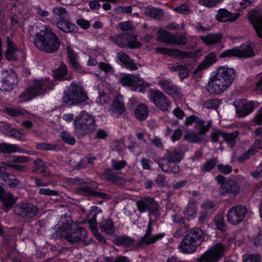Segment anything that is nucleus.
<instances>
[{
  "label": "nucleus",
  "mask_w": 262,
  "mask_h": 262,
  "mask_svg": "<svg viewBox=\"0 0 262 262\" xmlns=\"http://www.w3.org/2000/svg\"><path fill=\"white\" fill-rule=\"evenodd\" d=\"M216 229L221 232H225L227 229V225L225 223L223 214L219 213L213 220Z\"/></svg>",
  "instance_id": "46"
},
{
  "label": "nucleus",
  "mask_w": 262,
  "mask_h": 262,
  "mask_svg": "<svg viewBox=\"0 0 262 262\" xmlns=\"http://www.w3.org/2000/svg\"><path fill=\"white\" fill-rule=\"evenodd\" d=\"M239 16V13H232L226 9H221L218 11L215 17L218 21L226 22L235 21Z\"/></svg>",
  "instance_id": "26"
},
{
  "label": "nucleus",
  "mask_w": 262,
  "mask_h": 262,
  "mask_svg": "<svg viewBox=\"0 0 262 262\" xmlns=\"http://www.w3.org/2000/svg\"><path fill=\"white\" fill-rule=\"evenodd\" d=\"M144 13L146 15L151 18L160 19L163 15L162 10L156 8L152 6H148L145 11Z\"/></svg>",
  "instance_id": "40"
},
{
  "label": "nucleus",
  "mask_w": 262,
  "mask_h": 262,
  "mask_svg": "<svg viewBox=\"0 0 262 262\" xmlns=\"http://www.w3.org/2000/svg\"><path fill=\"white\" fill-rule=\"evenodd\" d=\"M239 135L237 131L231 133L224 132L223 139L230 147H233L236 144V139Z\"/></svg>",
  "instance_id": "39"
},
{
  "label": "nucleus",
  "mask_w": 262,
  "mask_h": 262,
  "mask_svg": "<svg viewBox=\"0 0 262 262\" xmlns=\"http://www.w3.org/2000/svg\"><path fill=\"white\" fill-rule=\"evenodd\" d=\"M248 18L252 24L259 38H262V15L255 10L251 11L248 14Z\"/></svg>",
  "instance_id": "21"
},
{
  "label": "nucleus",
  "mask_w": 262,
  "mask_h": 262,
  "mask_svg": "<svg viewBox=\"0 0 262 262\" xmlns=\"http://www.w3.org/2000/svg\"><path fill=\"white\" fill-rule=\"evenodd\" d=\"M53 13L57 16L59 20H64L69 18V13L65 8L56 7L53 9Z\"/></svg>",
  "instance_id": "47"
},
{
  "label": "nucleus",
  "mask_w": 262,
  "mask_h": 262,
  "mask_svg": "<svg viewBox=\"0 0 262 262\" xmlns=\"http://www.w3.org/2000/svg\"><path fill=\"white\" fill-rule=\"evenodd\" d=\"M74 133L78 137H82L92 133L95 129L94 118L82 111L74 121Z\"/></svg>",
  "instance_id": "3"
},
{
  "label": "nucleus",
  "mask_w": 262,
  "mask_h": 262,
  "mask_svg": "<svg viewBox=\"0 0 262 262\" xmlns=\"http://www.w3.org/2000/svg\"><path fill=\"white\" fill-rule=\"evenodd\" d=\"M114 243L117 246H122L124 247L135 248V240L127 236H119L116 237L113 241Z\"/></svg>",
  "instance_id": "29"
},
{
  "label": "nucleus",
  "mask_w": 262,
  "mask_h": 262,
  "mask_svg": "<svg viewBox=\"0 0 262 262\" xmlns=\"http://www.w3.org/2000/svg\"><path fill=\"white\" fill-rule=\"evenodd\" d=\"M117 58L125 67L130 70H136L138 67L136 63L133 62L128 55L123 52H119L117 54Z\"/></svg>",
  "instance_id": "32"
},
{
  "label": "nucleus",
  "mask_w": 262,
  "mask_h": 262,
  "mask_svg": "<svg viewBox=\"0 0 262 262\" xmlns=\"http://www.w3.org/2000/svg\"><path fill=\"white\" fill-rule=\"evenodd\" d=\"M58 146L56 144H48V143H38L36 145V148L39 150H55L58 148Z\"/></svg>",
  "instance_id": "58"
},
{
  "label": "nucleus",
  "mask_w": 262,
  "mask_h": 262,
  "mask_svg": "<svg viewBox=\"0 0 262 262\" xmlns=\"http://www.w3.org/2000/svg\"><path fill=\"white\" fill-rule=\"evenodd\" d=\"M88 99V96L84 93L82 87L72 82L69 90L64 92L63 100L70 104L84 102Z\"/></svg>",
  "instance_id": "7"
},
{
  "label": "nucleus",
  "mask_w": 262,
  "mask_h": 262,
  "mask_svg": "<svg viewBox=\"0 0 262 262\" xmlns=\"http://www.w3.org/2000/svg\"><path fill=\"white\" fill-rule=\"evenodd\" d=\"M172 45L184 46L187 43L186 34L185 33L173 34Z\"/></svg>",
  "instance_id": "48"
},
{
  "label": "nucleus",
  "mask_w": 262,
  "mask_h": 262,
  "mask_svg": "<svg viewBox=\"0 0 262 262\" xmlns=\"http://www.w3.org/2000/svg\"><path fill=\"white\" fill-rule=\"evenodd\" d=\"M223 35L222 33L208 34L200 36L201 40L208 45H214L221 41Z\"/></svg>",
  "instance_id": "33"
},
{
  "label": "nucleus",
  "mask_w": 262,
  "mask_h": 262,
  "mask_svg": "<svg viewBox=\"0 0 262 262\" xmlns=\"http://www.w3.org/2000/svg\"><path fill=\"white\" fill-rule=\"evenodd\" d=\"M111 40L121 48L137 49L141 46L140 42L136 40L134 35L128 33L120 34L110 37Z\"/></svg>",
  "instance_id": "10"
},
{
  "label": "nucleus",
  "mask_w": 262,
  "mask_h": 262,
  "mask_svg": "<svg viewBox=\"0 0 262 262\" xmlns=\"http://www.w3.org/2000/svg\"><path fill=\"white\" fill-rule=\"evenodd\" d=\"M100 228L106 234H112L115 230L113 221L110 219L103 221L100 225Z\"/></svg>",
  "instance_id": "44"
},
{
  "label": "nucleus",
  "mask_w": 262,
  "mask_h": 262,
  "mask_svg": "<svg viewBox=\"0 0 262 262\" xmlns=\"http://www.w3.org/2000/svg\"><path fill=\"white\" fill-rule=\"evenodd\" d=\"M235 71L225 66L217 69L216 73L211 77L206 87L208 93L218 95L226 91L233 83Z\"/></svg>",
  "instance_id": "1"
},
{
  "label": "nucleus",
  "mask_w": 262,
  "mask_h": 262,
  "mask_svg": "<svg viewBox=\"0 0 262 262\" xmlns=\"http://www.w3.org/2000/svg\"><path fill=\"white\" fill-rule=\"evenodd\" d=\"M112 168L110 169H113V171H117V172H118L119 170L124 168L127 165V163L124 160L117 161L113 159L112 160Z\"/></svg>",
  "instance_id": "55"
},
{
  "label": "nucleus",
  "mask_w": 262,
  "mask_h": 262,
  "mask_svg": "<svg viewBox=\"0 0 262 262\" xmlns=\"http://www.w3.org/2000/svg\"><path fill=\"white\" fill-rule=\"evenodd\" d=\"M2 90L9 91L12 90L17 82V75L13 71H10L6 77L3 78Z\"/></svg>",
  "instance_id": "24"
},
{
  "label": "nucleus",
  "mask_w": 262,
  "mask_h": 262,
  "mask_svg": "<svg viewBox=\"0 0 262 262\" xmlns=\"http://www.w3.org/2000/svg\"><path fill=\"white\" fill-rule=\"evenodd\" d=\"M217 169L219 171L225 174H228L232 171V167L229 165L219 164L217 165Z\"/></svg>",
  "instance_id": "60"
},
{
  "label": "nucleus",
  "mask_w": 262,
  "mask_h": 262,
  "mask_svg": "<svg viewBox=\"0 0 262 262\" xmlns=\"http://www.w3.org/2000/svg\"><path fill=\"white\" fill-rule=\"evenodd\" d=\"M196 201L191 200L189 201L187 208L184 212L185 217L188 220H193L196 215Z\"/></svg>",
  "instance_id": "34"
},
{
  "label": "nucleus",
  "mask_w": 262,
  "mask_h": 262,
  "mask_svg": "<svg viewBox=\"0 0 262 262\" xmlns=\"http://www.w3.org/2000/svg\"><path fill=\"white\" fill-rule=\"evenodd\" d=\"M159 85L163 91L169 95L177 94L179 90L169 79L161 80L159 81Z\"/></svg>",
  "instance_id": "30"
},
{
  "label": "nucleus",
  "mask_w": 262,
  "mask_h": 262,
  "mask_svg": "<svg viewBox=\"0 0 262 262\" xmlns=\"http://www.w3.org/2000/svg\"><path fill=\"white\" fill-rule=\"evenodd\" d=\"M67 52L68 58L72 67L76 70H79L81 68L80 64L77 60V55L74 53L73 50L70 47H68Z\"/></svg>",
  "instance_id": "38"
},
{
  "label": "nucleus",
  "mask_w": 262,
  "mask_h": 262,
  "mask_svg": "<svg viewBox=\"0 0 262 262\" xmlns=\"http://www.w3.org/2000/svg\"><path fill=\"white\" fill-rule=\"evenodd\" d=\"M240 192V187L234 180H229L222 184L219 188V193L222 196H235Z\"/></svg>",
  "instance_id": "16"
},
{
  "label": "nucleus",
  "mask_w": 262,
  "mask_h": 262,
  "mask_svg": "<svg viewBox=\"0 0 262 262\" xmlns=\"http://www.w3.org/2000/svg\"><path fill=\"white\" fill-rule=\"evenodd\" d=\"M247 207L243 205H238L232 207L227 212V220L232 225L239 224L246 217L248 213Z\"/></svg>",
  "instance_id": "12"
},
{
  "label": "nucleus",
  "mask_w": 262,
  "mask_h": 262,
  "mask_svg": "<svg viewBox=\"0 0 262 262\" xmlns=\"http://www.w3.org/2000/svg\"><path fill=\"white\" fill-rule=\"evenodd\" d=\"M9 188L12 190L21 189L23 186V183L16 177L13 176L7 184Z\"/></svg>",
  "instance_id": "51"
},
{
  "label": "nucleus",
  "mask_w": 262,
  "mask_h": 262,
  "mask_svg": "<svg viewBox=\"0 0 262 262\" xmlns=\"http://www.w3.org/2000/svg\"><path fill=\"white\" fill-rule=\"evenodd\" d=\"M120 28L122 31H131L134 29V27L130 21L121 22L119 24Z\"/></svg>",
  "instance_id": "64"
},
{
  "label": "nucleus",
  "mask_w": 262,
  "mask_h": 262,
  "mask_svg": "<svg viewBox=\"0 0 262 262\" xmlns=\"http://www.w3.org/2000/svg\"><path fill=\"white\" fill-rule=\"evenodd\" d=\"M226 248L222 243H217L211 247L200 257L195 259L196 262H218L225 253Z\"/></svg>",
  "instance_id": "8"
},
{
  "label": "nucleus",
  "mask_w": 262,
  "mask_h": 262,
  "mask_svg": "<svg viewBox=\"0 0 262 262\" xmlns=\"http://www.w3.org/2000/svg\"><path fill=\"white\" fill-rule=\"evenodd\" d=\"M13 211L14 214L23 222L30 223L38 214L39 209L32 203H23L15 205Z\"/></svg>",
  "instance_id": "6"
},
{
  "label": "nucleus",
  "mask_w": 262,
  "mask_h": 262,
  "mask_svg": "<svg viewBox=\"0 0 262 262\" xmlns=\"http://www.w3.org/2000/svg\"><path fill=\"white\" fill-rule=\"evenodd\" d=\"M31 159L29 157L26 156H12L10 157L9 159V162L17 163H27Z\"/></svg>",
  "instance_id": "57"
},
{
  "label": "nucleus",
  "mask_w": 262,
  "mask_h": 262,
  "mask_svg": "<svg viewBox=\"0 0 262 262\" xmlns=\"http://www.w3.org/2000/svg\"><path fill=\"white\" fill-rule=\"evenodd\" d=\"M220 102L217 99H210L203 102V106L207 109L216 110L218 108Z\"/></svg>",
  "instance_id": "52"
},
{
  "label": "nucleus",
  "mask_w": 262,
  "mask_h": 262,
  "mask_svg": "<svg viewBox=\"0 0 262 262\" xmlns=\"http://www.w3.org/2000/svg\"><path fill=\"white\" fill-rule=\"evenodd\" d=\"M203 231L199 228L189 229L183 241L179 245V248L184 253H191L195 251L196 247L203 241Z\"/></svg>",
  "instance_id": "4"
},
{
  "label": "nucleus",
  "mask_w": 262,
  "mask_h": 262,
  "mask_svg": "<svg viewBox=\"0 0 262 262\" xmlns=\"http://www.w3.org/2000/svg\"><path fill=\"white\" fill-rule=\"evenodd\" d=\"M47 80H35L32 86L27 89L19 96L23 101H28L44 93L48 88Z\"/></svg>",
  "instance_id": "9"
},
{
  "label": "nucleus",
  "mask_w": 262,
  "mask_h": 262,
  "mask_svg": "<svg viewBox=\"0 0 262 262\" xmlns=\"http://www.w3.org/2000/svg\"><path fill=\"white\" fill-rule=\"evenodd\" d=\"M7 45L8 48L5 55L6 58L9 61L17 60L19 55L22 54V52L17 49L8 36L7 38Z\"/></svg>",
  "instance_id": "23"
},
{
  "label": "nucleus",
  "mask_w": 262,
  "mask_h": 262,
  "mask_svg": "<svg viewBox=\"0 0 262 262\" xmlns=\"http://www.w3.org/2000/svg\"><path fill=\"white\" fill-rule=\"evenodd\" d=\"M121 172H117L115 174L113 169H105L104 174L106 176L105 180L116 185H124L126 183V180L122 177L118 176L117 174H120Z\"/></svg>",
  "instance_id": "27"
},
{
  "label": "nucleus",
  "mask_w": 262,
  "mask_h": 262,
  "mask_svg": "<svg viewBox=\"0 0 262 262\" xmlns=\"http://www.w3.org/2000/svg\"><path fill=\"white\" fill-rule=\"evenodd\" d=\"M203 135L200 134L199 131L197 133L194 132H187L185 134L184 138L185 140L192 143H200L203 140Z\"/></svg>",
  "instance_id": "43"
},
{
  "label": "nucleus",
  "mask_w": 262,
  "mask_h": 262,
  "mask_svg": "<svg viewBox=\"0 0 262 262\" xmlns=\"http://www.w3.org/2000/svg\"><path fill=\"white\" fill-rule=\"evenodd\" d=\"M5 112L8 115L14 117H21L26 113L25 110L16 107H6Z\"/></svg>",
  "instance_id": "49"
},
{
  "label": "nucleus",
  "mask_w": 262,
  "mask_h": 262,
  "mask_svg": "<svg viewBox=\"0 0 262 262\" xmlns=\"http://www.w3.org/2000/svg\"><path fill=\"white\" fill-rule=\"evenodd\" d=\"M60 136L62 140L69 144L73 145L75 143L74 137L66 131L62 132Z\"/></svg>",
  "instance_id": "56"
},
{
  "label": "nucleus",
  "mask_w": 262,
  "mask_h": 262,
  "mask_svg": "<svg viewBox=\"0 0 262 262\" xmlns=\"http://www.w3.org/2000/svg\"><path fill=\"white\" fill-rule=\"evenodd\" d=\"M233 103L236 113L242 117L250 114L254 107V103L253 101H248L246 99L236 100Z\"/></svg>",
  "instance_id": "18"
},
{
  "label": "nucleus",
  "mask_w": 262,
  "mask_h": 262,
  "mask_svg": "<svg viewBox=\"0 0 262 262\" xmlns=\"http://www.w3.org/2000/svg\"><path fill=\"white\" fill-rule=\"evenodd\" d=\"M109 110L112 112L113 115L118 117L125 112L126 108L123 101V96L121 94L116 96Z\"/></svg>",
  "instance_id": "20"
},
{
  "label": "nucleus",
  "mask_w": 262,
  "mask_h": 262,
  "mask_svg": "<svg viewBox=\"0 0 262 262\" xmlns=\"http://www.w3.org/2000/svg\"><path fill=\"white\" fill-rule=\"evenodd\" d=\"M33 42L38 50L49 54L56 52L60 46L58 36L49 27L36 33Z\"/></svg>",
  "instance_id": "2"
},
{
  "label": "nucleus",
  "mask_w": 262,
  "mask_h": 262,
  "mask_svg": "<svg viewBox=\"0 0 262 262\" xmlns=\"http://www.w3.org/2000/svg\"><path fill=\"white\" fill-rule=\"evenodd\" d=\"M156 53L162 55H168L173 58L179 59H185L190 56V53L178 49L157 47L155 49Z\"/></svg>",
  "instance_id": "19"
},
{
  "label": "nucleus",
  "mask_w": 262,
  "mask_h": 262,
  "mask_svg": "<svg viewBox=\"0 0 262 262\" xmlns=\"http://www.w3.org/2000/svg\"><path fill=\"white\" fill-rule=\"evenodd\" d=\"M56 26L59 29L66 33L75 32L77 30V26L67 19L59 20Z\"/></svg>",
  "instance_id": "31"
},
{
  "label": "nucleus",
  "mask_w": 262,
  "mask_h": 262,
  "mask_svg": "<svg viewBox=\"0 0 262 262\" xmlns=\"http://www.w3.org/2000/svg\"><path fill=\"white\" fill-rule=\"evenodd\" d=\"M244 262H260L261 256L258 254H247L243 256Z\"/></svg>",
  "instance_id": "53"
},
{
  "label": "nucleus",
  "mask_w": 262,
  "mask_h": 262,
  "mask_svg": "<svg viewBox=\"0 0 262 262\" xmlns=\"http://www.w3.org/2000/svg\"><path fill=\"white\" fill-rule=\"evenodd\" d=\"M16 151H21L19 150L18 146L5 143H0V154H11Z\"/></svg>",
  "instance_id": "41"
},
{
  "label": "nucleus",
  "mask_w": 262,
  "mask_h": 262,
  "mask_svg": "<svg viewBox=\"0 0 262 262\" xmlns=\"http://www.w3.org/2000/svg\"><path fill=\"white\" fill-rule=\"evenodd\" d=\"M195 123V128L199 130L200 134L205 135L209 129V127L205 125V121L199 119L195 115H191L186 118L185 124L187 125H191L192 123Z\"/></svg>",
  "instance_id": "22"
},
{
  "label": "nucleus",
  "mask_w": 262,
  "mask_h": 262,
  "mask_svg": "<svg viewBox=\"0 0 262 262\" xmlns=\"http://www.w3.org/2000/svg\"><path fill=\"white\" fill-rule=\"evenodd\" d=\"M136 205L140 213L148 211L150 214L154 215L159 211V205L153 198H142L137 201Z\"/></svg>",
  "instance_id": "13"
},
{
  "label": "nucleus",
  "mask_w": 262,
  "mask_h": 262,
  "mask_svg": "<svg viewBox=\"0 0 262 262\" xmlns=\"http://www.w3.org/2000/svg\"><path fill=\"white\" fill-rule=\"evenodd\" d=\"M68 73L66 66L63 63L59 65V66L54 70L53 72V75L54 78L57 79L63 80L66 79V75Z\"/></svg>",
  "instance_id": "42"
},
{
  "label": "nucleus",
  "mask_w": 262,
  "mask_h": 262,
  "mask_svg": "<svg viewBox=\"0 0 262 262\" xmlns=\"http://www.w3.org/2000/svg\"><path fill=\"white\" fill-rule=\"evenodd\" d=\"M258 152L257 149L249 148L247 151L242 154L238 158V161L240 163H243L249 160L251 157L254 156Z\"/></svg>",
  "instance_id": "50"
},
{
  "label": "nucleus",
  "mask_w": 262,
  "mask_h": 262,
  "mask_svg": "<svg viewBox=\"0 0 262 262\" xmlns=\"http://www.w3.org/2000/svg\"><path fill=\"white\" fill-rule=\"evenodd\" d=\"M136 79V77L134 75H127L121 78L120 82L123 85L130 86L134 85Z\"/></svg>",
  "instance_id": "54"
},
{
  "label": "nucleus",
  "mask_w": 262,
  "mask_h": 262,
  "mask_svg": "<svg viewBox=\"0 0 262 262\" xmlns=\"http://www.w3.org/2000/svg\"><path fill=\"white\" fill-rule=\"evenodd\" d=\"M17 197H14L13 194L5 190L4 185L0 183V201L4 206V211L8 212L16 203Z\"/></svg>",
  "instance_id": "17"
},
{
  "label": "nucleus",
  "mask_w": 262,
  "mask_h": 262,
  "mask_svg": "<svg viewBox=\"0 0 262 262\" xmlns=\"http://www.w3.org/2000/svg\"><path fill=\"white\" fill-rule=\"evenodd\" d=\"M158 165L166 173H178L180 171L179 166L172 161L161 159L158 162Z\"/></svg>",
  "instance_id": "25"
},
{
  "label": "nucleus",
  "mask_w": 262,
  "mask_h": 262,
  "mask_svg": "<svg viewBox=\"0 0 262 262\" xmlns=\"http://www.w3.org/2000/svg\"><path fill=\"white\" fill-rule=\"evenodd\" d=\"M149 99L160 110L163 112L168 111L171 102L160 91L151 90Z\"/></svg>",
  "instance_id": "14"
},
{
  "label": "nucleus",
  "mask_w": 262,
  "mask_h": 262,
  "mask_svg": "<svg viewBox=\"0 0 262 262\" xmlns=\"http://www.w3.org/2000/svg\"><path fill=\"white\" fill-rule=\"evenodd\" d=\"M223 0H199V3L204 6L212 7L220 4Z\"/></svg>",
  "instance_id": "61"
},
{
  "label": "nucleus",
  "mask_w": 262,
  "mask_h": 262,
  "mask_svg": "<svg viewBox=\"0 0 262 262\" xmlns=\"http://www.w3.org/2000/svg\"><path fill=\"white\" fill-rule=\"evenodd\" d=\"M183 158V154L178 150L167 151L162 159L168 160L176 163L179 162Z\"/></svg>",
  "instance_id": "35"
},
{
  "label": "nucleus",
  "mask_w": 262,
  "mask_h": 262,
  "mask_svg": "<svg viewBox=\"0 0 262 262\" xmlns=\"http://www.w3.org/2000/svg\"><path fill=\"white\" fill-rule=\"evenodd\" d=\"M135 114L138 120H145L149 114V109L146 105L140 104L135 109Z\"/></svg>",
  "instance_id": "37"
},
{
  "label": "nucleus",
  "mask_w": 262,
  "mask_h": 262,
  "mask_svg": "<svg viewBox=\"0 0 262 262\" xmlns=\"http://www.w3.org/2000/svg\"><path fill=\"white\" fill-rule=\"evenodd\" d=\"M110 101V98L104 92H101L97 98L96 102L101 105L107 103Z\"/></svg>",
  "instance_id": "62"
},
{
  "label": "nucleus",
  "mask_w": 262,
  "mask_h": 262,
  "mask_svg": "<svg viewBox=\"0 0 262 262\" xmlns=\"http://www.w3.org/2000/svg\"><path fill=\"white\" fill-rule=\"evenodd\" d=\"M254 55V51L250 45H242L239 48H233L225 51L221 54L220 57L221 58L232 57L248 58Z\"/></svg>",
  "instance_id": "11"
},
{
  "label": "nucleus",
  "mask_w": 262,
  "mask_h": 262,
  "mask_svg": "<svg viewBox=\"0 0 262 262\" xmlns=\"http://www.w3.org/2000/svg\"><path fill=\"white\" fill-rule=\"evenodd\" d=\"M95 222V219L93 220V219H91L89 222V224H90V226L92 230V232L95 235L98 241L100 242H104V239L103 237L97 232V229L96 228L95 225L94 224Z\"/></svg>",
  "instance_id": "59"
},
{
  "label": "nucleus",
  "mask_w": 262,
  "mask_h": 262,
  "mask_svg": "<svg viewBox=\"0 0 262 262\" xmlns=\"http://www.w3.org/2000/svg\"><path fill=\"white\" fill-rule=\"evenodd\" d=\"M217 61V55L216 53L211 52L205 56L203 61L198 66L196 69L194 71V74H196L198 72L208 68L211 65L213 64Z\"/></svg>",
  "instance_id": "28"
},
{
  "label": "nucleus",
  "mask_w": 262,
  "mask_h": 262,
  "mask_svg": "<svg viewBox=\"0 0 262 262\" xmlns=\"http://www.w3.org/2000/svg\"><path fill=\"white\" fill-rule=\"evenodd\" d=\"M159 40L163 43L172 45L173 34L169 33L165 30H161L159 32Z\"/></svg>",
  "instance_id": "45"
},
{
  "label": "nucleus",
  "mask_w": 262,
  "mask_h": 262,
  "mask_svg": "<svg viewBox=\"0 0 262 262\" xmlns=\"http://www.w3.org/2000/svg\"><path fill=\"white\" fill-rule=\"evenodd\" d=\"M151 224L149 223L145 234L141 238L140 240L136 243L135 248H143L152 244L164 236V233L153 235L151 234Z\"/></svg>",
  "instance_id": "15"
},
{
  "label": "nucleus",
  "mask_w": 262,
  "mask_h": 262,
  "mask_svg": "<svg viewBox=\"0 0 262 262\" xmlns=\"http://www.w3.org/2000/svg\"><path fill=\"white\" fill-rule=\"evenodd\" d=\"M219 160L217 157L210 158L205 161L201 167V172L204 175L206 172H210L218 165Z\"/></svg>",
  "instance_id": "36"
},
{
  "label": "nucleus",
  "mask_w": 262,
  "mask_h": 262,
  "mask_svg": "<svg viewBox=\"0 0 262 262\" xmlns=\"http://www.w3.org/2000/svg\"><path fill=\"white\" fill-rule=\"evenodd\" d=\"M61 230L66 232L64 238L72 244L84 241L86 236V230L72 221L63 223Z\"/></svg>",
  "instance_id": "5"
},
{
  "label": "nucleus",
  "mask_w": 262,
  "mask_h": 262,
  "mask_svg": "<svg viewBox=\"0 0 262 262\" xmlns=\"http://www.w3.org/2000/svg\"><path fill=\"white\" fill-rule=\"evenodd\" d=\"M215 204L213 202L210 201H206L202 203L201 207L202 208L203 211L208 212L210 210L214 207Z\"/></svg>",
  "instance_id": "63"
}]
</instances>
